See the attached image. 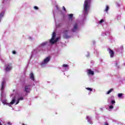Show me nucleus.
Listing matches in <instances>:
<instances>
[{
	"mask_svg": "<svg viewBox=\"0 0 125 125\" xmlns=\"http://www.w3.org/2000/svg\"><path fill=\"white\" fill-rule=\"evenodd\" d=\"M90 0H85L84 1L83 8L85 14H87V12H88V9H89V7H90L89 5L90 3Z\"/></svg>",
	"mask_w": 125,
	"mask_h": 125,
	"instance_id": "1",
	"label": "nucleus"
},
{
	"mask_svg": "<svg viewBox=\"0 0 125 125\" xmlns=\"http://www.w3.org/2000/svg\"><path fill=\"white\" fill-rule=\"evenodd\" d=\"M55 37H56V34L55 32H53L52 36V38L51 40H50V43H52V44H54L55 42H58V40H59V38H57L55 39Z\"/></svg>",
	"mask_w": 125,
	"mask_h": 125,
	"instance_id": "2",
	"label": "nucleus"
},
{
	"mask_svg": "<svg viewBox=\"0 0 125 125\" xmlns=\"http://www.w3.org/2000/svg\"><path fill=\"white\" fill-rule=\"evenodd\" d=\"M50 61V57H47L46 58H45L43 62H42L41 65V66H43V65H45V64H46L47 63V62H49V61Z\"/></svg>",
	"mask_w": 125,
	"mask_h": 125,
	"instance_id": "3",
	"label": "nucleus"
},
{
	"mask_svg": "<svg viewBox=\"0 0 125 125\" xmlns=\"http://www.w3.org/2000/svg\"><path fill=\"white\" fill-rule=\"evenodd\" d=\"M68 32H69V30H64L63 31V37L64 39H69L70 38V36L68 35Z\"/></svg>",
	"mask_w": 125,
	"mask_h": 125,
	"instance_id": "4",
	"label": "nucleus"
},
{
	"mask_svg": "<svg viewBox=\"0 0 125 125\" xmlns=\"http://www.w3.org/2000/svg\"><path fill=\"white\" fill-rule=\"evenodd\" d=\"M11 63L7 64L6 65V68H5V71H10V69H11Z\"/></svg>",
	"mask_w": 125,
	"mask_h": 125,
	"instance_id": "5",
	"label": "nucleus"
},
{
	"mask_svg": "<svg viewBox=\"0 0 125 125\" xmlns=\"http://www.w3.org/2000/svg\"><path fill=\"white\" fill-rule=\"evenodd\" d=\"M77 30H78V23H75L73 28L72 29V32H75Z\"/></svg>",
	"mask_w": 125,
	"mask_h": 125,
	"instance_id": "6",
	"label": "nucleus"
},
{
	"mask_svg": "<svg viewBox=\"0 0 125 125\" xmlns=\"http://www.w3.org/2000/svg\"><path fill=\"white\" fill-rule=\"evenodd\" d=\"M109 53L110 55V57L113 58L114 57V55H115V52H114L113 51V50L109 49Z\"/></svg>",
	"mask_w": 125,
	"mask_h": 125,
	"instance_id": "7",
	"label": "nucleus"
},
{
	"mask_svg": "<svg viewBox=\"0 0 125 125\" xmlns=\"http://www.w3.org/2000/svg\"><path fill=\"white\" fill-rule=\"evenodd\" d=\"M87 72L88 75H91L92 76H93V75H94V71L91 70V69H87Z\"/></svg>",
	"mask_w": 125,
	"mask_h": 125,
	"instance_id": "8",
	"label": "nucleus"
},
{
	"mask_svg": "<svg viewBox=\"0 0 125 125\" xmlns=\"http://www.w3.org/2000/svg\"><path fill=\"white\" fill-rule=\"evenodd\" d=\"M46 44H47V42H44L39 45V47H43L44 46H45Z\"/></svg>",
	"mask_w": 125,
	"mask_h": 125,
	"instance_id": "9",
	"label": "nucleus"
},
{
	"mask_svg": "<svg viewBox=\"0 0 125 125\" xmlns=\"http://www.w3.org/2000/svg\"><path fill=\"white\" fill-rule=\"evenodd\" d=\"M30 86H31L30 85H25V91H26V92H29V91H28V89H30Z\"/></svg>",
	"mask_w": 125,
	"mask_h": 125,
	"instance_id": "10",
	"label": "nucleus"
},
{
	"mask_svg": "<svg viewBox=\"0 0 125 125\" xmlns=\"http://www.w3.org/2000/svg\"><path fill=\"white\" fill-rule=\"evenodd\" d=\"M4 15V12H1L0 14V22L1 21V18L3 17V16Z\"/></svg>",
	"mask_w": 125,
	"mask_h": 125,
	"instance_id": "11",
	"label": "nucleus"
},
{
	"mask_svg": "<svg viewBox=\"0 0 125 125\" xmlns=\"http://www.w3.org/2000/svg\"><path fill=\"white\" fill-rule=\"evenodd\" d=\"M30 77L31 80H32V81L35 80V77H34V74H33V73H30Z\"/></svg>",
	"mask_w": 125,
	"mask_h": 125,
	"instance_id": "12",
	"label": "nucleus"
},
{
	"mask_svg": "<svg viewBox=\"0 0 125 125\" xmlns=\"http://www.w3.org/2000/svg\"><path fill=\"white\" fill-rule=\"evenodd\" d=\"M4 83H5V82L3 81L1 83V90H3L4 88Z\"/></svg>",
	"mask_w": 125,
	"mask_h": 125,
	"instance_id": "13",
	"label": "nucleus"
},
{
	"mask_svg": "<svg viewBox=\"0 0 125 125\" xmlns=\"http://www.w3.org/2000/svg\"><path fill=\"white\" fill-rule=\"evenodd\" d=\"M114 90V89L112 88V89H110L109 90H108L107 93H106V94H110V93H111V92H112V91H113Z\"/></svg>",
	"mask_w": 125,
	"mask_h": 125,
	"instance_id": "14",
	"label": "nucleus"
},
{
	"mask_svg": "<svg viewBox=\"0 0 125 125\" xmlns=\"http://www.w3.org/2000/svg\"><path fill=\"white\" fill-rule=\"evenodd\" d=\"M14 103H15V99H14L12 100V101L10 103V104H11V105L14 104Z\"/></svg>",
	"mask_w": 125,
	"mask_h": 125,
	"instance_id": "15",
	"label": "nucleus"
},
{
	"mask_svg": "<svg viewBox=\"0 0 125 125\" xmlns=\"http://www.w3.org/2000/svg\"><path fill=\"white\" fill-rule=\"evenodd\" d=\"M108 10H109V6L107 5L105 9V12H108Z\"/></svg>",
	"mask_w": 125,
	"mask_h": 125,
	"instance_id": "16",
	"label": "nucleus"
},
{
	"mask_svg": "<svg viewBox=\"0 0 125 125\" xmlns=\"http://www.w3.org/2000/svg\"><path fill=\"white\" fill-rule=\"evenodd\" d=\"M73 14H70L69 15H68V16L70 18V19H72V18H73Z\"/></svg>",
	"mask_w": 125,
	"mask_h": 125,
	"instance_id": "17",
	"label": "nucleus"
},
{
	"mask_svg": "<svg viewBox=\"0 0 125 125\" xmlns=\"http://www.w3.org/2000/svg\"><path fill=\"white\" fill-rule=\"evenodd\" d=\"M62 67H63L64 68H67V67H69V65L68 64H63L62 65Z\"/></svg>",
	"mask_w": 125,
	"mask_h": 125,
	"instance_id": "18",
	"label": "nucleus"
},
{
	"mask_svg": "<svg viewBox=\"0 0 125 125\" xmlns=\"http://www.w3.org/2000/svg\"><path fill=\"white\" fill-rule=\"evenodd\" d=\"M12 125V124L11 122H8L7 123V124H6V123H5V124H4V125Z\"/></svg>",
	"mask_w": 125,
	"mask_h": 125,
	"instance_id": "19",
	"label": "nucleus"
},
{
	"mask_svg": "<svg viewBox=\"0 0 125 125\" xmlns=\"http://www.w3.org/2000/svg\"><path fill=\"white\" fill-rule=\"evenodd\" d=\"M86 89H87V90H89V91H92V89L91 88L87 87L86 88Z\"/></svg>",
	"mask_w": 125,
	"mask_h": 125,
	"instance_id": "20",
	"label": "nucleus"
},
{
	"mask_svg": "<svg viewBox=\"0 0 125 125\" xmlns=\"http://www.w3.org/2000/svg\"><path fill=\"white\" fill-rule=\"evenodd\" d=\"M118 97H119V98L122 97V96H123V93H118Z\"/></svg>",
	"mask_w": 125,
	"mask_h": 125,
	"instance_id": "21",
	"label": "nucleus"
},
{
	"mask_svg": "<svg viewBox=\"0 0 125 125\" xmlns=\"http://www.w3.org/2000/svg\"><path fill=\"white\" fill-rule=\"evenodd\" d=\"M103 22H104V20H101L100 21H99V23L101 24L102 23H103Z\"/></svg>",
	"mask_w": 125,
	"mask_h": 125,
	"instance_id": "22",
	"label": "nucleus"
},
{
	"mask_svg": "<svg viewBox=\"0 0 125 125\" xmlns=\"http://www.w3.org/2000/svg\"><path fill=\"white\" fill-rule=\"evenodd\" d=\"M113 108H114V106H113V105H111L109 106V109H113Z\"/></svg>",
	"mask_w": 125,
	"mask_h": 125,
	"instance_id": "23",
	"label": "nucleus"
},
{
	"mask_svg": "<svg viewBox=\"0 0 125 125\" xmlns=\"http://www.w3.org/2000/svg\"><path fill=\"white\" fill-rule=\"evenodd\" d=\"M116 103V101L115 100L111 101V104H115Z\"/></svg>",
	"mask_w": 125,
	"mask_h": 125,
	"instance_id": "24",
	"label": "nucleus"
},
{
	"mask_svg": "<svg viewBox=\"0 0 125 125\" xmlns=\"http://www.w3.org/2000/svg\"><path fill=\"white\" fill-rule=\"evenodd\" d=\"M34 9H36V10H38L39 9V7H38L37 6H34Z\"/></svg>",
	"mask_w": 125,
	"mask_h": 125,
	"instance_id": "25",
	"label": "nucleus"
},
{
	"mask_svg": "<svg viewBox=\"0 0 125 125\" xmlns=\"http://www.w3.org/2000/svg\"><path fill=\"white\" fill-rule=\"evenodd\" d=\"M23 99H24V98L23 97H21V98L18 99V100H20V101L21 100H23Z\"/></svg>",
	"mask_w": 125,
	"mask_h": 125,
	"instance_id": "26",
	"label": "nucleus"
},
{
	"mask_svg": "<svg viewBox=\"0 0 125 125\" xmlns=\"http://www.w3.org/2000/svg\"><path fill=\"white\" fill-rule=\"evenodd\" d=\"M62 9L64 10V11H66V8H65V6L62 7Z\"/></svg>",
	"mask_w": 125,
	"mask_h": 125,
	"instance_id": "27",
	"label": "nucleus"
},
{
	"mask_svg": "<svg viewBox=\"0 0 125 125\" xmlns=\"http://www.w3.org/2000/svg\"><path fill=\"white\" fill-rule=\"evenodd\" d=\"M20 100H19V99H18V100H17V103H16V104H19V102H20Z\"/></svg>",
	"mask_w": 125,
	"mask_h": 125,
	"instance_id": "28",
	"label": "nucleus"
},
{
	"mask_svg": "<svg viewBox=\"0 0 125 125\" xmlns=\"http://www.w3.org/2000/svg\"><path fill=\"white\" fill-rule=\"evenodd\" d=\"M2 103H3V104H6V101H3Z\"/></svg>",
	"mask_w": 125,
	"mask_h": 125,
	"instance_id": "29",
	"label": "nucleus"
},
{
	"mask_svg": "<svg viewBox=\"0 0 125 125\" xmlns=\"http://www.w3.org/2000/svg\"><path fill=\"white\" fill-rule=\"evenodd\" d=\"M12 53H13V54H16V51H12Z\"/></svg>",
	"mask_w": 125,
	"mask_h": 125,
	"instance_id": "30",
	"label": "nucleus"
},
{
	"mask_svg": "<svg viewBox=\"0 0 125 125\" xmlns=\"http://www.w3.org/2000/svg\"><path fill=\"white\" fill-rule=\"evenodd\" d=\"M89 118V117L88 116L86 117V119L88 120V122H89V120H88Z\"/></svg>",
	"mask_w": 125,
	"mask_h": 125,
	"instance_id": "31",
	"label": "nucleus"
},
{
	"mask_svg": "<svg viewBox=\"0 0 125 125\" xmlns=\"http://www.w3.org/2000/svg\"><path fill=\"white\" fill-rule=\"evenodd\" d=\"M104 125H109V124H108L107 123H104Z\"/></svg>",
	"mask_w": 125,
	"mask_h": 125,
	"instance_id": "32",
	"label": "nucleus"
},
{
	"mask_svg": "<svg viewBox=\"0 0 125 125\" xmlns=\"http://www.w3.org/2000/svg\"><path fill=\"white\" fill-rule=\"evenodd\" d=\"M88 56H89V55H88V56H87V57H88Z\"/></svg>",
	"mask_w": 125,
	"mask_h": 125,
	"instance_id": "33",
	"label": "nucleus"
},
{
	"mask_svg": "<svg viewBox=\"0 0 125 125\" xmlns=\"http://www.w3.org/2000/svg\"><path fill=\"white\" fill-rule=\"evenodd\" d=\"M0 125H1V123H0Z\"/></svg>",
	"mask_w": 125,
	"mask_h": 125,
	"instance_id": "34",
	"label": "nucleus"
},
{
	"mask_svg": "<svg viewBox=\"0 0 125 125\" xmlns=\"http://www.w3.org/2000/svg\"><path fill=\"white\" fill-rule=\"evenodd\" d=\"M22 125H25L24 124H22Z\"/></svg>",
	"mask_w": 125,
	"mask_h": 125,
	"instance_id": "35",
	"label": "nucleus"
}]
</instances>
